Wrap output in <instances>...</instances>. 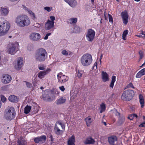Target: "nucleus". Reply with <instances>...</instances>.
Masks as SVG:
<instances>
[{
  "label": "nucleus",
  "mask_w": 145,
  "mask_h": 145,
  "mask_svg": "<svg viewBox=\"0 0 145 145\" xmlns=\"http://www.w3.org/2000/svg\"><path fill=\"white\" fill-rule=\"evenodd\" d=\"M15 22L18 26L24 27L29 25L31 23V21L27 16L24 14H21L16 18Z\"/></svg>",
  "instance_id": "obj_1"
},
{
  "label": "nucleus",
  "mask_w": 145,
  "mask_h": 145,
  "mask_svg": "<svg viewBox=\"0 0 145 145\" xmlns=\"http://www.w3.org/2000/svg\"><path fill=\"white\" fill-rule=\"evenodd\" d=\"M10 28V24L4 18H0V36L6 34Z\"/></svg>",
  "instance_id": "obj_2"
},
{
  "label": "nucleus",
  "mask_w": 145,
  "mask_h": 145,
  "mask_svg": "<svg viewBox=\"0 0 145 145\" xmlns=\"http://www.w3.org/2000/svg\"><path fill=\"white\" fill-rule=\"evenodd\" d=\"M47 55L46 50L44 49L40 48L38 49L35 54V59L37 61H43L46 59V56Z\"/></svg>",
  "instance_id": "obj_3"
},
{
  "label": "nucleus",
  "mask_w": 145,
  "mask_h": 145,
  "mask_svg": "<svg viewBox=\"0 0 145 145\" xmlns=\"http://www.w3.org/2000/svg\"><path fill=\"white\" fill-rule=\"evenodd\" d=\"M93 59L92 56L89 54H86L83 55L80 58V62L84 66L87 67L90 65L92 63Z\"/></svg>",
  "instance_id": "obj_4"
},
{
  "label": "nucleus",
  "mask_w": 145,
  "mask_h": 145,
  "mask_svg": "<svg viewBox=\"0 0 145 145\" xmlns=\"http://www.w3.org/2000/svg\"><path fill=\"white\" fill-rule=\"evenodd\" d=\"M65 126L63 124L61 121H57L54 127V131L56 135H61L65 131Z\"/></svg>",
  "instance_id": "obj_5"
},
{
  "label": "nucleus",
  "mask_w": 145,
  "mask_h": 145,
  "mask_svg": "<svg viewBox=\"0 0 145 145\" xmlns=\"http://www.w3.org/2000/svg\"><path fill=\"white\" fill-rule=\"evenodd\" d=\"M19 47V44L17 42L10 43L7 46V51L9 54H14L18 50Z\"/></svg>",
  "instance_id": "obj_6"
},
{
  "label": "nucleus",
  "mask_w": 145,
  "mask_h": 145,
  "mask_svg": "<svg viewBox=\"0 0 145 145\" xmlns=\"http://www.w3.org/2000/svg\"><path fill=\"white\" fill-rule=\"evenodd\" d=\"M134 91L132 90H127L124 91L121 96V99L125 101H129L133 98Z\"/></svg>",
  "instance_id": "obj_7"
},
{
  "label": "nucleus",
  "mask_w": 145,
  "mask_h": 145,
  "mask_svg": "<svg viewBox=\"0 0 145 145\" xmlns=\"http://www.w3.org/2000/svg\"><path fill=\"white\" fill-rule=\"evenodd\" d=\"M16 112L13 108H10L5 115V118L7 120H10L13 119L15 116Z\"/></svg>",
  "instance_id": "obj_8"
},
{
  "label": "nucleus",
  "mask_w": 145,
  "mask_h": 145,
  "mask_svg": "<svg viewBox=\"0 0 145 145\" xmlns=\"http://www.w3.org/2000/svg\"><path fill=\"white\" fill-rule=\"evenodd\" d=\"M95 32L92 29H89L88 30L86 35V37L87 40L89 42H92L94 40Z\"/></svg>",
  "instance_id": "obj_9"
},
{
  "label": "nucleus",
  "mask_w": 145,
  "mask_h": 145,
  "mask_svg": "<svg viewBox=\"0 0 145 145\" xmlns=\"http://www.w3.org/2000/svg\"><path fill=\"white\" fill-rule=\"evenodd\" d=\"M57 76L58 82L61 83H65L69 80V77L61 72L59 73Z\"/></svg>",
  "instance_id": "obj_10"
},
{
  "label": "nucleus",
  "mask_w": 145,
  "mask_h": 145,
  "mask_svg": "<svg viewBox=\"0 0 145 145\" xmlns=\"http://www.w3.org/2000/svg\"><path fill=\"white\" fill-rule=\"evenodd\" d=\"M12 80V78L10 75L8 74H3L2 76V82L4 84L9 83Z\"/></svg>",
  "instance_id": "obj_11"
},
{
  "label": "nucleus",
  "mask_w": 145,
  "mask_h": 145,
  "mask_svg": "<svg viewBox=\"0 0 145 145\" xmlns=\"http://www.w3.org/2000/svg\"><path fill=\"white\" fill-rule=\"evenodd\" d=\"M40 34L37 33H32L29 35L30 39L33 41H37L40 38Z\"/></svg>",
  "instance_id": "obj_12"
},
{
  "label": "nucleus",
  "mask_w": 145,
  "mask_h": 145,
  "mask_svg": "<svg viewBox=\"0 0 145 145\" xmlns=\"http://www.w3.org/2000/svg\"><path fill=\"white\" fill-rule=\"evenodd\" d=\"M121 16L123 24L126 25L128 22V13L126 11L123 12L121 14Z\"/></svg>",
  "instance_id": "obj_13"
},
{
  "label": "nucleus",
  "mask_w": 145,
  "mask_h": 145,
  "mask_svg": "<svg viewBox=\"0 0 145 145\" xmlns=\"http://www.w3.org/2000/svg\"><path fill=\"white\" fill-rule=\"evenodd\" d=\"M46 136L45 135H42L40 137L35 138L34 139V141L37 143L39 142L42 143L46 141Z\"/></svg>",
  "instance_id": "obj_14"
},
{
  "label": "nucleus",
  "mask_w": 145,
  "mask_h": 145,
  "mask_svg": "<svg viewBox=\"0 0 145 145\" xmlns=\"http://www.w3.org/2000/svg\"><path fill=\"white\" fill-rule=\"evenodd\" d=\"M51 71L50 68H47L45 71H40L38 74V77L40 78H42Z\"/></svg>",
  "instance_id": "obj_15"
},
{
  "label": "nucleus",
  "mask_w": 145,
  "mask_h": 145,
  "mask_svg": "<svg viewBox=\"0 0 145 145\" xmlns=\"http://www.w3.org/2000/svg\"><path fill=\"white\" fill-rule=\"evenodd\" d=\"M54 22L48 20L45 25V28L47 30H49L53 27L54 26Z\"/></svg>",
  "instance_id": "obj_16"
},
{
  "label": "nucleus",
  "mask_w": 145,
  "mask_h": 145,
  "mask_svg": "<svg viewBox=\"0 0 145 145\" xmlns=\"http://www.w3.org/2000/svg\"><path fill=\"white\" fill-rule=\"evenodd\" d=\"M23 60L21 58H19L18 60L17 64L15 66V67L18 70L21 69L23 66Z\"/></svg>",
  "instance_id": "obj_17"
},
{
  "label": "nucleus",
  "mask_w": 145,
  "mask_h": 145,
  "mask_svg": "<svg viewBox=\"0 0 145 145\" xmlns=\"http://www.w3.org/2000/svg\"><path fill=\"white\" fill-rule=\"evenodd\" d=\"M75 137L74 135H72L67 140V145H75Z\"/></svg>",
  "instance_id": "obj_18"
},
{
  "label": "nucleus",
  "mask_w": 145,
  "mask_h": 145,
  "mask_svg": "<svg viewBox=\"0 0 145 145\" xmlns=\"http://www.w3.org/2000/svg\"><path fill=\"white\" fill-rule=\"evenodd\" d=\"M101 75L102 78L103 82H106L109 80V75L106 72L102 71Z\"/></svg>",
  "instance_id": "obj_19"
},
{
  "label": "nucleus",
  "mask_w": 145,
  "mask_h": 145,
  "mask_svg": "<svg viewBox=\"0 0 145 145\" xmlns=\"http://www.w3.org/2000/svg\"><path fill=\"white\" fill-rule=\"evenodd\" d=\"M72 7H75L77 5V2L75 0H64Z\"/></svg>",
  "instance_id": "obj_20"
},
{
  "label": "nucleus",
  "mask_w": 145,
  "mask_h": 145,
  "mask_svg": "<svg viewBox=\"0 0 145 145\" xmlns=\"http://www.w3.org/2000/svg\"><path fill=\"white\" fill-rule=\"evenodd\" d=\"M108 141L110 144L113 145L114 142L117 140V138L116 136H112L108 138Z\"/></svg>",
  "instance_id": "obj_21"
},
{
  "label": "nucleus",
  "mask_w": 145,
  "mask_h": 145,
  "mask_svg": "<svg viewBox=\"0 0 145 145\" xmlns=\"http://www.w3.org/2000/svg\"><path fill=\"white\" fill-rule=\"evenodd\" d=\"M95 141L91 137L87 138L84 143L85 144H93L95 143Z\"/></svg>",
  "instance_id": "obj_22"
},
{
  "label": "nucleus",
  "mask_w": 145,
  "mask_h": 145,
  "mask_svg": "<svg viewBox=\"0 0 145 145\" xmlns=\"http://www.w3.org/2000/svg\"><path fill=\"white\" fill-rule=\"evenodd\" d=\"M23 7L24 9L27 10L28 11V13L29 14L31 18L33 19H35V14L31 10L28 9V8L25 6L23 5Z\"/></svg>",
  "instance_id": "obj_23"
},
{
  "label": "nucleus",
  "mask_w": 145,
  "mask_h": 145,
  "mask_svg": "<svg viewBox=\"0 0 145 145\" xmlns=\"http://www.w3.org/2000/svg\"><path fill=\"white\" fill-rule=\"evenodd\" d=\"M66 99L65 97H61L59 99L56 101V103L57 105L65 103Z\"/></svg>",
  "instance_id": "obj_24"
},
{
  "label": "nucleus",
  "mask_w": 145,
  "mask_h": 145,
  "mask_svg": "<svg viewBox=\"0 0 145 145\" xmlns=\"http://www.w3.org/2000/svg\"><path fill=\"white\" fill-rule=\"evenodd\" d=\"M138 97L139 102L141 105V107L142 108L144 107V98L143 97V95L141 94L139 95Z\"/></svg>",
  "instance_id": "obj_25"
},
{
  "label": "nucleus",
  "mask_w": 145,
  "mask_h": 145,
  "mask_svg": "<svg viewBox=\"0 0 145 145\" xmlns=\"http://www.w3.org/2000/svg\"><path fill=\"white\" fill-rule=\"evenodd\" d=\"M8 99L9 101L12 102H16L18 100L17 97L14 95H10L8 97Z\"/></svg>",
  "instance_id": "obj_26"
},
{
  "label": "nucleus",
  "mask_w": 145,
  "mask_h": 145,
  "mask_svg": "<svg viewBox=\"0 0 145 145\" xmlns=\"http://www.w3.org/2000/svg\"><path fill=\"white\" fill-rule=\"evenodd\" d=\"M86 125L88 127H89L91 123L93 121L92 119L91 118L90 116H89L86 118L85 119Z\"/></svg>",
  "instance_id": "obj_27"
},
{
  "label": "nucleus",
  "mask_w": 145,
  "mask_h": 145,
  "mask_svg": "<svg viewBox=\"0 0 145 145\" xmlns=\"http://www.w3.org/2000/svg\"><path fill=\"white\" fill-rule=\"evenodd\" d=\"M116 80V76H113L111 78V81L110 82L109 86L111 88H113L114 83Z\"/></svg>",
  "instance_id": "obj_28"
},
{
  "label": "nucleus",
  "mask_w": 145,
  "mask_h": 145,
  "mask_svg": "<svg viewBox=\"0 0 145 145\" xmlns=\"http://www.w3.org/2000/svg\"><path fill=\"white\" fill-rule=\"evenodd\" d=\"M1 13L3 15H7L8 12V9L7 8L1 7Z\"/></svg>",
  "instance_id": "obj_29"
},
{
  "label": "nucleus",
  "mask_w": 145,
  "mask_h": 145,
  "mask_svg": "<svg viewBox=\"0 0 145 145\" xmlns=\"http://www.w3.org/2000/svg\"><path fill=\"white\" fill-rule=\"evenodd\" d=\"M31 109V106L27 105L24 108V113L26 114H28L30 112Z\"/></svg>",
  "instance_id": "obj_30"
},
{
  "label": "nucleus",
  "mask_w": 145,
  "mask_h": 145,
  "mask_svg": "<svg viewBox=\"0 0 145 145\" xmlns=\"http://www.w3.org/2000/svg\"><path fill=\"white\" fill-rule=\"evenodd\" d=\"M128 32L129 31L128 30H125L123 31L122 35V39L123 40H126V37L128 33Z\"/></svg>",
  "instance_id": "obj_31"
},
{
  "label": "nucleus",
  "mask_w": 145,
  "mask_h": 145,
  "mask_svg": "<svg viewBox=\"0 0 145 145\" xmlns=\"http://www.w3.org/2000/svg\"><path fill=\"white\" fill-rule=\"evenodd\" d=\"M101 110L100 111V113H102L103 112L105 111L106 109V105L104 103H102L100 106Z\"/></svg>",
  "instance_id": "obj_32"
},
{
  "label": "nucleus",
  "mask_w": 145,
  "mask_h": 145,
  "mask_svg": "<svg viewBox=\"0 0 145 145\" xmlns=\"http://www.w3.org/2000/svg\"><path fill=\"white\" fill-rule=\"evenodd\" d=\"M77 22V19L76 18H73L68 20V22L71 24H73L76 23Z\"/></svg>",
  "instance_id": "obj_33"
},
{
  "label": "nucleus",
  "mask_w": 145,
  "mask_h": 145,
  "mask_svg": "<svg viewBox=\"0 0 145 145\" xmlns=\"http://www.w3.org/2000/svg\"><path fill=\"white\" fill-rule=\"evenodd\" d=\"M137 115L135 114H132L129 115L128 118L131 120H132L135 118H137Z\"/></svg>",
  "instance_id": "obj_34"
},
{
  "label": "nucleus",
  "mask_w": 145,
  "mask_h": 145,
  "mask_svg": "<svg viewBox=\"0 0 145 145\" xmlns=\"http://www.w3.org/2000/svg\"><path fill=\"white\" fill-rule=\"evenodd\" d=\"M61 53L63 55H64L67 56L68 54L69 55L71 54L72 53L70 51L67 52L66 50H64L62 51L61 52Z\"/></svg>",
  "instance_id": "obj_35"
},
{
  "label": "nucleus",
  "mask_w": 145,
  "mask_h": 145,
  "mask_svg": "<svg viewBox=\"0 0 145 145\" xmlns=\"http://www.w3.org/2000/svg\"><path fill=\"white\" fill-rule=\"evenodd\" d=\"M71 99H74L77 97V93L75 92L72 93L70 94Z\"/></svg>",
  "instance_id": "obj_36"
},
{
  "label": "nucleus",
  "mask_w": 145,
  "mask_h": 145,
  "mask_svg": "<svg viewBox=\"0 0 145 145\" xmlns=\"http://www.w3.org/2000/svg\"><path fill=\"white\" fill-rule=\"evenodd\" d=\"M80 29L79 27L76 26L74 28L73 32L76 33H79L80 31Z\"/></svg>",
  "instance_id": "obj_37"
},
{
  "label": "nucleus",
  "mask_w": 145,
  "mask_h": 145,
  "mask_svg": "<svg viewBox=\"0 0 145 145\" xmlns=\"http://www.w3.org/2000/svg\"><path fill=\"white\" fill-rule=\"evenodd\" d=\"M18 145H25L26 142L24 140H19L18 142Z\"/></svg>",
  "instance_id": "obj_38"
},
{
  "label": "nucleus",
  "mask_w": 145,
  "mask_h": 145,
  "mask_svg": "<svg viewBox=\"0 0 145 145\" xmlns=\"http://www.w3.org/2000/svg\"><path fill=\"white\" fill-rule=\"evenodd\" d=\"M137 37H142L143 39H145V33H144L143 31H142L138 35H136Z\"/></svg>",
  "instance_id": "obj_39"
},
{
  "label": "nucleus",
  "mask_w": 145,
  "mask_h": 145,
  "mask_svg": "<svg viewBox=\"0 0 145 145\" xmlns=\"http://www.w3.org/2000/svg\"><path fill=\"white\" fill-rule=\"evenodd\" d=\"M143 75L142 74L141 72L139 71L137 74L136 75V78H140Z\"/></svg>",
  "instance_id": "obj_40"
},
{
  "label": "nucleus",
  "mask_w": 145,
  "mask_h": 145,
  "mask_svg": "<svg viewBox=\"0 0 145 145\" xmlns=\"http://www.w3.org/2000/svg\"><path fill=\"white\" fill-rule=\"evenodd\" d=\"M83 73V72L82 71H78V72H77V76L78 78H80L82 75Z\"/></svg>",
  "instance_id": "obj_41"
},
{
  "label": "nucleus",
  "mask_w": 145,
  "mask_h": 145,
  "mask_svg": "<svg viewBox=\"0 0 145 145\" xmlns=\"http://www.w3.org/2000/svg\"><path fill=\"white\" fill-rule=\"evenodd\" d=\"M1 100L2 102H4L6 100V97L3 95H1Z\"/></svg>",
  "instance_id": "obj_42"
},
{
  "label": "nucleus",
  "mask_w": 145,
  "mask_h": 145,
  "mask_svg": "<svg viewBox=\"0 0 145 145\" xmlns=\"http://www.w3.org/2000/svg\"><path fill=\"white\" fill-rule=\"evenodd\" d=\"M108 18L109 21L110 22H113V18L112 16L110 14H108Z\"/></svg>",
  "instance_id": "obj_43"
},
{
  "label": "nucleus",
  "mask_w": 145,
  "mask_h": 145,
  "mask_svg": "<svg viewBox=\"0 0 145 145\" xmlns=\"http://www.w3.org/2000/svg\"><path fill=\"white\" fill-rule=\"evenodd\" d=\"M44 9L45 10H46L48 12H50L52 9V8L48 7H46L44 8Z\"/></svg>",
  "instance_id": "obj_44"
},
{
  "label": "nucleus",
  "mask_w": 145,
  "mask_h": 145,
  "mask_svg": "<svg viewBox=\"0 0 145 145\" xmlns=\"http://www.w3.org/2000/svg\"><path fill=\"white\" fill-rule=\"evenodd\" d=\"M25 82L26 83V86L27 87L29 88H31L32 87V85L31 83L26 82Z\"/></svg>",
  "instance_id": "obj_45"
},
{
  "label": "nucleus",
  "mask_w": 145,
  "mask_h": 145,
  "mask_svg": "<svg viewBox=\"0 0 145 145\" xmlns=\"http://www.w3.org/2000/svg\"><path fill=\"white\" fill-rule=\"evenodd\" d=\"M127 87L128 88H132L133 89H134L135 88L134 87L133 85V84L131 83H129L127 86Z\"/></svg>",
  "instance_id": "obj_46"
},
{
  "label": "nucleus",
  "mask_w": 145,
  "mask_h": 145,
  "mask_svg": "<svg viewBox=\"0 0 145 145\" xmlns=\"http://www.w3.org/2000/svg\"><path fill=\"white\" fill-rule=\"evenodd\" d=\"M51 35V33H49L46 34L45 37H44V39L45 40H47L48 39V37Z\"/></svg>",
  "instance_id": "obj_47"
},
{
  "label": "nucleus",
  "mask_w": 145,
  "mask_h": 145,
  "mask_svg": "<svg viewBox=\"0 0 145 145\" xmlns=\"http://www.w3.org/2000/svg\"><path fill=\"white\" fill-rule=\"evenodd\" d=\"M140 71L143 75H144L145 74V68L142 69Z\"/></svg>",
  "instance_id": "obj_48"
},
{
  "label": "nucleus",
  "mask_w": 145,
  "mask_h": 145,
  "mask_svg": "<svg viewBox=\"0 0 145 145\" xmlns=\"http://www.w3.org/2000/svg\"><path fill=\"white\" fill-rule=\"evenodd\" d=\"M139 54L140 56V59H142L143 56V54L142 51H140L139 52Z\"/></svg>",
  "instance_id": "obj_49"
},
{
  "label": "nucleus",
  "mask_w": 145,
  "mask_h": 145,
  "mask_svg": "<svg viewBox=\"0 0 145 145\" xmlns=\"http://www.w3.org/2000/svg\"><path fill=\"white\" fill-rule=\"evenodd\" d=\"M59 88L62 91H64L65 90V88L63 86H61L59 87Z\"/></svg>",
  "instance_id": "obj_50"
},
{
  "label": "nucleus",
  "mask_w": 145,
  "mask_h": 145,
  "mask_svg": "<svg viewBox=\"0 0 145 145\" xmlns=\"http://www.w3.org/2000/svg\"><path fill=\"white\" fill-rule=\"evenodd\" d=\"M139 127H145V121L141 124H140L139 125Z\"/></svg>",
  "instance_id": "obj_51"
},
{
  "label": "nucleus",
  "mask_w": 145,
  "mask_h": 145,
  "mask_svg": "<svg viewBox=\"0 0 145 145\" xmlns=\"http://www.w3.org/2000/svg\"><path fill=\"white\" fill-rule=\"evenodd\" d=\"M50 18L52 20L51 21H54L55 19V17L52 16H51L50 17Z\"/></svg>",
  "instance_id": "obj_52"
},
{
  "label": "nucleus",
  "mask_w": 145,
  "mask_h": 145,
  "mask_svg": "<svg viewBox=\"0 0 145 145\" xmlns=\"http://www.w3.org/2000/svg\"><path fill=\"white\" fill-rule=\"evenodd\" d=\"M39 69L40 70H44L45 68L44 66H39Z\"/></svg>",
  "instance_id": "obj_53"
},
{
  "label": "nucleus",
  "mask_w": 145,
  "mask_h": 145,
  "mask_svg": "<svg viewBox=\"0 0 145 145\" xmlns=\"http://www.w3.org/2000/svg\"><path fill=\"white\" fill-rule=\"evenodd\" d=\"M115 115L117 116H119L120 114V113H119L118 112H117V111H116Z\"/></svg>",
  "instance_id": "obj_54"
},
{
  "label": "nucleus",
  "mask_w": 145,
  "mask_h": 145,
  "mask_svg": "<svg viewBox=\"0 0 145 145\" xmlns=\"http://www.w3.org/2000/svg\"><path fill=\"white\" fill-rule=\"evenodd\" d=\"M50 139L51 141L52 142L53 141L54 138L52 137V135H51L50 136Z\"/></svg>",
  "instance_id": "obj_55"
},
{
  "label": "nucleus",
  "mask_w": 145,
  "mask_h": 145,
  "mask_svg": "<svg viewBox=\"0 0 145 145\" xmlns=\"http://www.w3.org/2000/svg\"><path fill=\"white\" fill-rule=\"evenodd\" d=\"M97 62H96L94 64V67H95V66L96 67V68L97 69Z\"/></svg>",
  "instance_id": "obj_56"
},
{
  "label": "nucleus",
  "mask_w": 145,
  "mask_h": 145,
  "mask_svg": "<svg viewBox=\"0 0 145 145\" xmlns=\"http://www.w3.org/2000/svg\"><path fill=\"white\" fill-rule=\"evenodd\" d=\"M28 125H29V126L28 125V124H27V126H28L29 127H32L33 126V124L31 123H29V124H28Z\"/></svg>",
  "instance_id": "obj_57"
},
{
  "label": "nucleus",
  "mask_w": 145,
  "mask_h": 145,
  "mask_svg": "<svg viewBox=\"0 0 145 145\" xmlns=\"http://www.w3.org/2000/svg\"><path fill=\"white\" fill-rule=\"evenodd\" d=\"M103 54H101V56H100V59H102L103 58Z\"/></svg>",
  "instance_id": "obj_58"
},
{
  "label": "nucleus",
  "mask_w": 145,
  "mask_h": 145,
  "mask_svg": "<svg viewBox=\"0 0 145 145\" xmlns=\"http://www.w3.org/2000/svg\"><path fill=\"white\" fill-rule=\"evenodd\" d=\"M103 123L105 125H106V122H103Z\"/></svg>",
  "instance_id": "obj_59"
},
{
  "label": "nucleus",
  "mask_w": 145,
  "mask_h": 145,
  "mask_svg": "<svg viewBox=\"0 0 145 145\" xmlns=\"http://www.w3.org/2000/svg\"><path fill=\"white\" fill-rule=\"evenodd\" d=\"M92 3H93L94 2V0H90Z\"/></svg>",
  "instance_id": "obj_60"
},
{
  "label": "nucleus",
  "mask_w": 145,
  "mask_h": 145,
  "mask_svg": "<svg viewBox=\"0 0 145 145\" xmlns=\"http://www.w3.org/2000/svg\"><path fill=\"white\" fill-rule=\"evenodd\" d=\"M145 64V61H144V63L143 64H142V65L141 67H142V66H143Z\"/></svg>",
  "instance_id": "obj_61"
},
{
  "label": "nucleus",
  "mask_w": 145,
  "mask_h": 145,
  "mask_svg": "<svg viewBox=\"0 0 145 145\" xmlns=\"http://www.w3.org/2000/svg\"><path fill=\"white\" fill-rule=\"evenodd\" d=\"M142 117H143V119L144 120H145V116H143Z\"/></svg>",
  "instance_id": "obj_62"
},
{
  "label": "nucleus",
  "mask_w": 145,
  "mask_h": 145,
  "mask_svg": "<svg viewBox=\"0 0 145 145\" xmlns=\"http://www.w3.org/2000/svg\"><path fill=\"white\" fill-rule=\"evenodd\" d=\"M135 1H136L137 2H138V1H140V0H134Z\"/></svg>",
  "instance_id": "obj_63"
},
{
  "label": "nucleus",
  "mask_w": 145,
  "mask_h": 145,
  "mask_svg": "<svg viewBox=\"0 0 145 145\" xmlns=\"http://www.w3.org/2000/svg\"><path fill=\"white\" fill-rule=\"evenodd\" d=\"M40 89H44V88H43V87H40Z\"/></svg>",
  "instance_id": "obj_64"
}]
</instances>
